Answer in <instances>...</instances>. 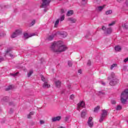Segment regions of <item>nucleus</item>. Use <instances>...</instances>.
<instances>
[{
  "label": "nucleus",
  "mask_w": 128,
  "mask_h": 128,
  "mask_svg": "<svg viewBox=\"0 0 128 128\" xmlns=\"http://www.w3.org/2000/svg\"><path fill=\"white\" fill-rule=\"evenodd\" d=\"M112 28H108L106 30V34H112Z\"/></svg>",
  "instance_id": "a211bd4d"
},
{
  "label": "nucleus",
  "mask_w": 128,
  "mask_h": 128,
  "mask_svg": "<svg viewBox=\"0 0 128 128\" xmlns=\"http://www.w3.org/2000/svg\"><path fill=\"white\" fill-rule=\"evenodd\" d=\"M122 28H126V30H128V22H126L123 24Z\"/></svg>",
  "instance_id": "5701e85b"
},
{
  "label": "nucleus",
  "mask_w": 128,
  "mask_h": 128,
  "mask_svg": "<svg viewBox=\"0 0 128 128\" xmlns=\"http://www.w3.org/2000/svg\"><path fill=\"white\" fill-rule=\"evenodd\" d=\"M91 62L90 60H88L87 63L88 66H90Z\"/></svg>",
  "instance_id": "a18cd8bd"
},
{
  "label": "nucleus",
  "mask_w": 128,
  "mask_h": 128,
  "mask_svg": "<svg viewBox=\"0 0 128 128\" xmlns=\"http://www.w3.org/2000/svg\"><path fill=\"white\" fill-rule=\"evenodd\" d=\"M121 102L122 104H124L128 99V89H126L121 94L120 96Z\"/></svg>",
  "instance_id": "7ed1b4c3"
},
{
  "label": "nucleus",
  "mask_w": 128,
  "mask_h": 128,
  "mask_svg": "<svg viewBox=\"0 0 128 128\" xmlns=\"http://www.w3.org/2000/svg\"><path fill=\"white\" fill-rule=\"evenodd\" d=\"M125 2H126V4H127V5L128 4V0H126Z\"/></svg>",
  "instance_id": "6e6d98bb"
},
{
  "label": "nucleus",
  "mask_w": 128,
  "mask_h": 128,
  "mask_svg": "<svg viewBox=\"0 0 128 128\" xmlns=\"http://www.w3.org/2000/svg\"><path fill=\"white\" fill-rule=\"evenodd\" d=\"M50 48L54 52H62L66 50V47L62 45V41H58L52 43Z\"/></svg>",
  "instance_id": "f257e3e1"
},
{
  "label": "nucleus",
  "mask_w": 128,
  "mask_h": 128,
  "mask_svg": "<svg viewBox=\"0 0 128 128\" xmlns=\"http://www.w3.org/2000/svg\"><path fill=\"white\" fill-rule=\"evenodd\" d=\"M128 62V57L124 60V62Z\"/></svg>",
  "instance_id": "49530a36"
},
{
  "label": "nucleus",
  "mask_w": 128,
  "mask_h": 128,
  "mask_svg": "<svg viewBox=\"0 0 128 128\" xmlns=\"http://www.w3.org/2000/svg\"><path fill=\"white\" fill-rule=\"evenodd\" d=\"M124 68H126V66H124Z\"/></svg>",
  "instance_id": "0e129e2a"
},
{
  "label": "nucleus",
  "mask_w": 128,
  "mask_h": 128,
  "mask_svg": "<svg viewBox=\"0 0 128 128\" xmlns=\"http://www.w3.org/2000/svg\"><path fill=\"white\" fill-rule=\"evenodd\" d=\"M34 114V112H31L30 114L28 115V118H32V116Z\"/></svg>",
  "instance_id": "f3484780"
},
{
  "label": "nucleus",
  "mask_w": 128,
  "mask_h": 128,
  "mask_svg": "<svg viewBox=\"0 0 128 128\" xmlns=\"http://www.w3.org/2000/svg\"><path fill=\"white\" fill-rule=\"evenodd\" d=\"M104 6H106V5H104L103 6H100L98 8V10H99V12H100L104 9Z\"/></svg>",
  "instance_id": "412c9836"
},
{
  "label": "nucleus",
  "mask_w": 128,
  "mask_h": 128,
  "mask_svg": "<svg viewBox=\"0 0 128 128\" xmlns=\"http://www.w3.org/2000/svg\"><path fill=\"white\" fill-rule=\"evenodd\" d=\"M12 90V86H9L8 88H6V90Z\"/></svg>",
  "instance_id": "2f4dec72"
},
{
  "label": "nucleus",
  "mask_w": 128,
  "mask_h": 128,
  "mask_svg": "<svg viewBox=\"0 0 128 128\" xmlns=\"http://www.w3.org/2000/svg\"><path fill=\"white\" fill-rule=\"evenodd\" d=\"M122 110V106H120V105L118 106L116 108V110Z\"/></svg>",
  "instance_id": "72a5a7b5"
},
{
  "label": "nucleus",
  "mask_w": 128,
  "mask_h": 128,
  "mask_svg": "<svg viewBox=\"0 0 128 128\" xmlns=\"http://www.w3.org/2000/svg\"><path fill=\"white\" fill-rule=\"evenodd\" d=\"M115 50L118 52L122 50V48L120 46H115Z\"/></svg>",
  "instance_id": "393cba45"
},
{
  "label": "nucleus",
  "mask_w": 128,
  "mask_h": 128,
  "mask_svg": "<svg viewBox=\"0 0 128 128\" xmlns=\"http://www.w3.org/2000/svg\"><path fill=\"white\" fill-rule=\"evenodd\" d=\"M92 117H90L88 121V126H90V128L92 127V126H94V122H92Z\"/></svg>",
  "instance_id": "1a4fd4ad"
},
{
  "label": "nucleus",
  "mask_w": 128,
  "mask_h": 128,
  "mask_svg": "<svg viewBox=\"0 0 128 128\" xmlns=\"http://www.w3.org/2000/svg\"><path fill=\"white\" fill-rule=\"evenodd\" d=\"M56 36V32H54L51 35L49 36L47 40H54V36Z\"/></svg>",
  "instance_id": "6e6552de"
},
{
  "label": "nucleus",
  "mask_w": 128,
  "mask_h": 128,
  "mask_svg": "<svg viewBox=\"0 0 128 128\" xmlns=\"http://www.w3.org/2000/svg\"><path fill=\"white\" fill-rule=\"evenodd\" d=\"M10 52V48L7 49L6 53L8 54V52Z\"/></svg>",
  "instance_id": "3c124183"
},
{
  "label": "nucleus",
  "mask_w": 128,
  "mask_h": 128,
  "mask_svg": "<svg viewBox=\"0 0 128 128\" xmlns=\"http://www.w3.org/2000/svg\"><path fill=\"white\" fill-rule=\"evenodd\" d=\"M32 74H34V71H32V70H30V71H29V72L28 74V78H30V76H32Z\"/></svg>",
  "instance_id": "bb28decb"
},
{
  "label": "nucleus",
  "mask_w": 128,
  "mask_h": 128,
  "mask_svg": "<svg viewBox=\"0 0 128 128\" xmlns=\"http://www.w3.org/2000/svg\"><path fill=\"white\" fill-rule=\"evenodd\" d=\"M48 10V8H45V9H44V12H47V10Z\"/></svg>",
  "instance_id": "864d4df0"
},
{
  "label": "nucleus",
  "mask_w": 128,
  "mask_h": 128,
  "mask_svg": "<svg viewBox=\"0 0 128 128\" xmlns=\"http://www.w3.org/2000/svg\"><path fill=\"white\" fill-rule=\"evenodd\" d=\"M98 94L99 96H104L105 94L104 92L102 91H99L98 92Z\"/></svg>",
  "instance_id": "cd10ccee"
},
{
  "label": "nucleus",
  "mask_w": 128,
  "mask_h": 128,
  "mask_svg": "<svg viewBox=\"0 0 128 128\" xmlns=\"http://www.w3.org/2000/svg\"><path fill=\"white\" fill-rule=\"evenodd\" d=\"M36 36L34 33L30 34V35H28V33L24 34V38H32V36Z\"/></svg>",
  "instance_id": "ddd939ff"
},
{
  "label": "nucleus",
  "mask_w": 128,
  "mask_h": 128,
  "mask_svg": "<svg viewBox=\"0 0 128 128\" xmlns=\"http://www.w3.org/2000/svg\"><path fill=\"white\" fill-rule=\"evenodd\" d=\"M101 84H102V86H106V83H104V82H102Z\"/></svg>",
  "instance_id": "5fc2aeb1"
},
{
  "label": "nucleus",
  "mask_w": 128,
  "mask_h": 128,
  "mask_svg": "<svg viewBox=\"0 0 128 128\" xmlns=\"http://www.w3.org/2000/svg\"><path fill=\"white\" fill-rule=\"evenodd\" d=\"M116 64H112V66H111V67H110V70H112L114 68H115V66H116Z\"/></svg>",
  "instance_id": "e433bc0d"
},
{
  "label": "nucleus",
  "mask_w": 128,
  "mask_h": 128,
  "mask_svg": "<svg viewBox=\"0 0 128 128\" xmlns=\"http://www.w3.org/2000/svg\"><path fill=\"white\" fill-rule=\"evenodd\" d=\"M9 105H10V106H14V102H10L9 103Z\"/></svg>",
  "instance_id": "de8ad7c7"
},
{
  "label": "nucleus",
  "mask_w": 128,
  "mask_h": 128,
  "mask_svg": "<svg viewBox=\"0 0 128 128\" xmlns=\"http://www.w3.org/2000/svg\"><path fill=\"white\" fill-rule=\"evenodd\" d=\"M41 80L44 82L42 88H50V84H48V80L46 78H44V76H41Z\"/></svg>",
  "instance_id": "20e7f679"
},
{
  "label": "nucleus",
  "mask_w": 128,
  "mask_h": 128,
  "mask_svg": "<svg viewBox=\"0 0 128 128\" xmlns=\"http://www.w3.org/2000/svg\"><path fill=\"white\" fill-rule=\"evenodd\" d=\"M22 31L21 29L16 30L13 34L11 35V38H16L18 36H20V34H22Z\"/></svg>",
  "instance_id": "39448f33"
},
{
  "label": "nucleus",
  "mask_w": 128,
  "mask_h": 128,
  "mask_svg": "<svg viewBox=\"0 0 128 128\" xmlns=\"http://www.w3.org/2000/svg\"><path fill=\"white\" fill-rule=\"evenodd\" d=\"M61 14H64V9L61 10Z\"/></svg>",
  "instance_id": "8fccbe9b"
},
{
  "label": "nucleus",
  "mask_w": 128,
  "mask_h": 128,
  "mask_svg": "<svg viewBox=\"0 0 128 128\" xmlns=\"http://www.w3.org/2000/svg\"><path fill=\"white\" fill-rule=\"evenodd\" d=\"M68 86V88H70L71 86H70V84H69V85Z\"/></svg>",
  "instance_id": "4d7b16f0"
},
{
  "label": "nucleus",
  "mask_w": 128,
  "mask_h": 128,
  "mask_svg": "<svg viewBox=\"0 0 128 128\" xmlns=\"http://www.w3.org/2000/svg\"><path fill=\"white\" fill-rule=\"evenodd\" d=\"M44 124V121L41 120H40V124Z\"/></svg>",
  "instance_id": "37998d69"
},
{
  "label": "nucleus",
  "mask_w": 128,
  "mask_h": 128,
  "mask_svg": "<svg viewBox=\"0 0 128 128\" xmlns=\"http://www.w3.org/2000/svg\"><path fill=\"white\" fill-rule=\"evenodd\" d=\"M8 97H4L2 100L1 102H8Z\"/></svg>",
  "instance_id": "aec40b11"
},
{
  "label": "nucleus",
  "mask_w": 128,
  "mask_h": 128,
  "mask_svg": "<svg viewBox=\"0 0 128 128\" xmlns=\"http://www.w3.org/2000/svg\"><path fill=\"white\" fill-rule=\"evenodd\" d=\"M114 24H116V22L113 21L112 23L109 24L108 26H114Z\"/></svg>",
  "instance_id": "58836bf2"
},
{
  "label": "nucleus",
  "mask_w": 128,
  "mask_h": 128,
  "mask_svg": "<svg viewBox=\"0 0 128 128\" xmlns=\"http://www.w3.org/2000/svg\"><path fill=\"white\" fill-rule=\"evenodd\" d=\"M100 106H97L96 107L94 108V112H98V110H100Z\"/></svg>",
  "instance_id": "6ab92c4d"
},
{
  "label": "nucleus",
  "mask_w": 128,
  "mask_h": 128,
  "mask_svg": "<svg viewBox=\"0 0 128 128\" xmlns=\"http://www.w3.org/2000/svg\"><path fill=\"white\" fill-rule=\"evenodd\" d=\"M68 66L72 67V62L70 60H68Z\"/></svg>",
  "instance_id": "7c9ffc66"
},
{
  "label": "nucleus",
  "mask_w": 128,
  "mask_h": 128,
  "mask_svg": "<svg viewBox=\"0 0 128 128\" xmlns=\"http://www.w3.org/2000/svg\"><path fill=\"white\" fill-rule=\"evenodd\" d=\"M50 0H42V4L40 6V8H46V6L50 5Z\"/></svg>",
  "instance_id": "423d86ee"
},
{
  "label": "nucleus",
  "mask_w": 128,
  "mask_h": 128,
  "mask_svg": "<svg viewBox=\"0 0 128 128\" xmlns=\"http://www.w3.org/2000/svg\"><path fill=\"white\" fill-rule=\"evenodd\" d=\"M74 14V10H68L66 14L67 16H72Z\"/></svg>",
  "instance_id": "2eb2a0df"
},
{
  "label": "nucleus",
  "mask_w": 128,
  "mask_h": 128,
  "mask_svg": "<svg viewBox=\"0 0 128 128\" xmlns=\"http://www.w3.org/2000/svg\"><path fill=\"white\" fill-rule=\"evenodd\" d=\"M82 2H85L86 0H82Z\"/></svg>",
  "instance_id": "680f3d73"
},
{
  "label": "nucleus",
  "mask_w": 128,
  "mask_h": 128,
  "mask_svg": "<svg viewBox=\"0 0 128 128\" xmlns=\"http://www.w3.org/2000/svg\"><path fill=\"white\" fill-rule=\"evenodd\" d=\"M86 106V104L84 103V101H81L78 104V110H82V108H84V106Z\"/></svg>",
  "instance_id": "0eeeda50"
},
{
  "label": "nucleus",
  "mask_w": 128,
  "mask_h": 128,
  "mask_svg": "<svg viewBox=\"0 0 128 128\" xmlns=\"http://www.w3.org/2000/svg\"><path fill=\"white\" fill-rule=\"evenodd\" d=\"M60 24V19H58L54 24V28H58V25Z\"/></svg>",
  "instance_id": "4be33fe9"
},
{
  "label": "nucleus",
  "mask_w": 128,
  "mask_h": 128,
  "mask_svg": "<svg viewBox=\"0 0 128 128\" xmlns=\"http://www.w3.org/2000/svg\"><path fill=\"white\" fill-rule=\"evenodd\" d=\"M106 117H104V116H102V115H101V116H100V120H99V122H104V118H105Z\"/></svg>",
  "instance_id": "b1692460"
},
{
  "label": "nucleus",
  "mask_w": 128,
  "mask_h": 128,
  "mask_svg": "<svg viewBox=\"0 0 128 128\" xmlns=\"http://www.w3.org/2000/svg\"><path fill=\"white\" fill-rule=\"evenodd\" d=\"M61 94H64V90H62L61 92Z\"/></svg>",
  "instance_id": "052dcab7"
},
{
  "label": "nucleus",
  "mask_w": 128,
  "mask_h": 128,
  "mask_svg": "<svg viewBox=\"0 0 128 128\" xmlns=\"http://www.w3.org/2000/svg\"><path fill=\"white\" fill-rule=\"evenodd\" d=\"M10 58H12V56H14L12 54H10Z\"/></svg>",
  "instance_id": "13d9d810"
},
{
  "label": "nucleus",
  "mask_w": 128,
  "mask_h": 128,
  "mask_svg": "<svg viewBox=\"0 0 128 128\" xmlns=\"http://www.w3.org/2000/svg\"><path fill=\"white\" fill-rule=\"evenodd\" d=\"M4 58L0 56V62H3V60H4Z\"/></svg>",
  "instance_id": "c03bdc74"
},
{
  "label": "nucleus",
  "mask_w": 128,
  "mask_h": 128,
  "mask_svg": "<svg viewBox=\"0 0 128 128\" xmlns=\"http://www.w3.org/2000/svg\"><path fill=\"white\" fill-rule=\"evenodd\" d=\"M102 30H106V26H102Z\"/></svg>",
  "instance_id": "79ce46f5"
},
{
  "label": "nucleus",
  "mask_w": 128,
  "mask_h": 128,
  "mask_svg": "<svg viewBox=\"0 0 128 128\" xmlns=\"http://www.w3.org/2000/svg\"><path fill=\"white\" fill-rule=\"evenodd\" d=\"M68 20H69V22H72V23H74L76 22V19L72 18H68Z\"/></svg>",
  "instance_id": "dca6fc26"
},
{
  "label": "nucleus",
  "mask_w": 128,
  "mask_h": 128,
  "mask_svg": "<svg viewBox=\"0 0 128 128\" xmlns=\"http://www.w3.org/2000/svg\"><path fill=\"white\" fill-rule=\"evenodd\" d=\"M54 84L56 88H59L60 86H62V82H60V80L54 81Z\"/></svg>",
  "instance_id": "f8f14e48"
},
{
  "label": "nucleus",
  "mask_w": 128,
  "mask_h": 128,
  "mask_svg": "<svg viewBox=\"0 0 128 128\" xmlns=\"http://www.w3.org/2000/svg\"><path fill=\"white\" fill-rule=\"evenodd\" d=\"M68 120H70V117L68 116H67L65 118V122H70Z\"/></svg>",
  "instance_id": "473e14b6"
},
{
  "label": "nucleus",
  "mask_w": 128,
  "mask_h": 128,
  "mask_svg": "<svg viewBox=\"0 0 128 128\" xmlns=\"http://www.w3.org/2000/svg\"><path fill=\"white\" fill-rule=\"evenodd\" d=\"M6 36V34L4 33H0V38H2V36Z\"/></svg>",
  "instance_id": "ea45409f"
},
{
  "label": "nucleus",
  "mask_w": 128,
  "mask_h": 128,
  "mask_svg": "<svg viewBox=\"0 0 128 128\" xmlns=\"http://www.w3.org/2000/svg\"><path fill=\"white\" fill-rule=\"evenodd\" d=\"M108 80H112L110 82V86H116L118 82V80L116 77V75H114V73L112 72L109 77H108Z\"/></svg>",
  "instance_id": "f03ea898"
},
{
  "label": "nucleus",
  "mask_w": 128,
  "mask_h": 128,
  "mask_svg": "<svg viewBox=\"0 0 128 128\" xmlns=\"http://www.w3.org/2000/svg\"><path fill=\"white\" fill-rule=\"evenodd\" d=\"M59 34L60 36L62 38H66V36H68V33L66 32L62 31L59 32Z\"/></svg>",
  "instance_id": "9b49d317"
},
{
  "label": "nucleus",
  "mask_w": 128,
  "mask_h": 128,
  "mask_svg": "<svg viewBox=\"0 0 128 128\" xmlns=\"http://www.w3.org/2000/svg\"><path fill=\"white\" fill-rule=\"evenodd\" d=\"M122 0H118V2H122Z\"/></svg>",
  "instance_id": "bf43d9fd"
},
{
  "label": "nucleus",
  "mask_w": 128,
  "mask_h": 128,
  "mask_svg": "<svg viewBox=\"0 0 128 128\" xmlns=\"http://www.w3.org/2000/svg\"><path fill=\"white\" fill-rule=\"evenodd\" d=\"M102 116H108V111L106 110H102Z\"/></svg>",
  "instance_id": "4468645a"
},
{
  "label": "nucleus",
  "mask_w": 128,
  "mask_h": 128,
  "mask_svg": "<svg viewBox=\"0 0 128 128\" xmlns=\"http://www.w3.org/2000/svg\"><path fill=\"white\" fill-rule=\"evenodd\" d=\"M18 74V72H17L15 74H11L10 75L12 76H16Z\"/></svg>",
  "instance_id": "f704fd0d"
},
{
  "label": "nucleus",
  "mask_w": 128,
  "mask_h": 128,
  "mask_svg": "<svg viewBox=\"0 0 128 128\" xmlns=\"http://www.w3.org/2000/svg\"><path fill=\"white\" fill-rule=\"evenodd\" d=\"M111 104H116V100H111Z\"/></svg>",
  "instance_id": "4c0bfd02"
},
{
  "label": "nucleus",
  "mask_w": 128,
  "mask_h": 128,
  "mask_svg": "<svg viewBox=\"0 0 128 128\" xmlns=\"http://www.w3.org/2000/svg\"><path fill=\"white\" fill-rule=\"evenodd\" d=\"M36 24V20H32L31 23L30 24V26H32Z\"/></svg>",
  "instance_id": "c756f323"
},
{
  "label": "nucleus",
  "mask_w": 128,
  "mask_h": 128,
  "mask_svg": "<svg viewBox=\"0 0 128 128\" xmlns=\"http://www.w3.org/2000/svg\"><path fill=\"white\" fill-rule=\"evenodd\" d=\"M78 74H82V70H78Z\"/></svg>",
  "instance_id": "603ef678"
},
{
  "label": "nucleus",
  "mask_w": 128,
  "mask_h": 128,
  "mask_svg": "<svg viewBox=\"0 0 128 128\" xmlns=\"http://www.w3.org/2000/svg\"><path fill=\"white\" fill-rule=\"evenodd\" d=\"M86 116V110H84L81 113V118H84Z\"/></svg>",
  "instance_id": "c85d7f7f"
},
{
  "label": "nucleus",
  "mask_w": 128,
  "mask_h": 128,
  "mask_svg": "<svg viewBox=\"0 0 128 128\" xmlns=\"http://www.w3.org/2000/svg\"><path fill=\"white\" fill-rule=\"evenodd\" d=\"M62 119V116H58L56 117H54L52 118V121L54 122H59Z\"/></svg>",
  "instance_id": "9d476101"
},
{
  "label": "nucleus",
  "mask_w": 128,
  "mask_h": 128,
  "mask_svg": "<svg viewBox=\"0 0 128 128\" xmlns=\"http://www.w3.org/2000/svg\"><path fill=\"white\" fill-rule=\"evenodd\" d=\"M85 38H88V36H85Z\"/></svg>",
  "instance_id": "e2e57ef3"
},
{
  "label": "nucleus",
  "mask_w": 128,
  "mask_h": 128,
  "mask_svg": "<svg viewBox=\"0 0 128 128\" xmlns=\"http://www.w3.org/2000/svg\"><path fill=\"white\" fill-rule=\"evenodd\" d=\"M14 112V110L12 109H10V114H12V112Z\"/></svg>",
  "instance_id": "09e8293b"
},
{
  "label": "nucleus",
  "mask_w": 128,
  "mask_h": 128,
  "mask_svg": "<svg viewBox=\"0 0 128 128\" xmlns=\"http://www.w3.org/2000/svg\"><path fill=\"white\" fill-rule=\"evenodd\" d=\"M70 98L71 100H74V95L72 94V95L70 96Z\"/></svg>",
  "instance_id": "a19ab883"
},
{
  "label": "nucleus",
  "mask_w": 128,
  "mask_h": 128,
  "mask_svg": "<svg viewBox=\"0 0 128 128\" xmlns=\"http://www.w3.org/2000/svg\"><path fill=\"white\" fill-rule=\"evenodd\" d=\"M64 20V15H62V16H61L60 18V22H62V20Z\"/></svg>",
  "instance_id": "c9c22d12"
},
{
  "label": "nucleus",
  "mask_w": 128,
  "mask_h": 128,
  "mask_svg": "<svg viewBox=\"0 0 128 128\" xmlns=\"http://www.w3.org/2000/svg\"><path fill=\"white\" fill-rule=\"evenodd\" d=\"M112 14V10H108L106 12V14H107V15Z\"/></svg>",
  "instance_id": "a878e982"
}]
</instances>
